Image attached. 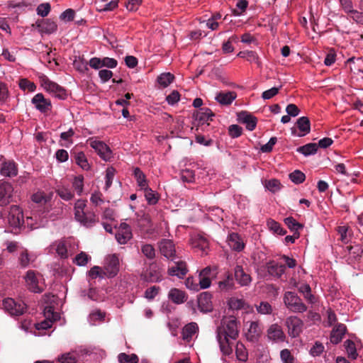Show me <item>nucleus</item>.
<instances>
[{
  "label": "nucleus",
  "mask_w": 363,
  "mask_h": 363,
  "mask_svg": "<svg viewBox=\"0 0 363 363\" xmlns=\"http://www.w3.org/2000/svg\"><path fill=\"white\" fill-rule=\"evenodd\" d=\"M2 307L11 315H21L26 309V304L23 302H16L13 298H7L3 300Z\"/></svg>",
  "instance_id": "7ed1b4c3"
},
{
  "label": "nucleus",
  "mask_w": 363,
  "mask_h": 363,
  "mask_svg": "<svg viewBox=\"0 0 363 363\" xmlns=\"http://www.w3.org/2000/svg\"><path fill=\"white\" fill-rule=\"evenodd\" d=\"M347 64L350 65L351 71L354 72H363V58L350 57L347 60Z\"/></svg>",
  "instance_id": "7c9ffc66"
},
{
  "label": "nucleus",
  "mask_w": 363,
  "mask_h": 363,
  "mask_svg": "<svg viewBox=\"0 0 363 363\" xmlns=\"http://www.w3.org/2000/svg\"><path fill=\"white\" fill-rule=\"evenodd\" d=\"M235 277L236 281L241 286H247L251 282V277L245 273L241 266L237 265L235 267Z\"/></svg>",
  "instance_id": "b1692460"
},
{
  "label": "nucleus",
  "mask_w": 363,
  "mask_h": 363,
  "mask_svg": "<svg viewBox=\"0 0 363 363\" xmlns=\"http://www.w3.org/2000/svg\"><path fill=\"white\" fill-rule=\"evenodd\" d=\"M192 244L194 247L200 249L202 252H205V250L208 247V242L207 239L201 235H197L194 237Z\"/></svg>",
  "instance_id": "473e14b6"
},
{
  "label": "nucleus",
  "mask_w": 363,
  "mask_h": 363,
  "mask_svg": "<svg viewBox=\"0 0 363 363\" xmlns=\"http://www.w3.org/2000/svg\"><path fill=\"white\" fill-rule=\"evenodd\" d=\"M13 192L11 184L3 182L0 184V207L6 206L11 202Z\"/></svg>",
  "instance_id": "f8f14e48"
},
{
  "label": "nucleus",
  "mask_w": 363,
  "mask_h": 363,
  "mask_svg": "<svg viewBox=\"0 0 363 363\" xmlns=\"http://www.w3.org/2000/svg\"><path fill=\"white\" fill-rule=\"evenodd\" d=\"M217 340L220 345L221 352L225 355H230L233 352L232 345L233 342L230 341V338L225 337L217 336Z\"/></svg>",
  "instance_id": "cd10ccee"
},
{
  "label": "nucleus",
  "mask_w": 363,
  "mask_h": 363,
  "mask_svg": "<svg viewBox=\"0 0 363 363\" xmlns=\"http://www.w3.org/2000/svg\"><path fill=\"white\" fill-rule=\"evenodd\" d=\"M199 330L198 325L194 323H190L186 325L182 330V337L184 340L190 341L193 335Z\"/></svg>",
  "instance_id": "c85d7f7f"
},
{
  "label": "nucleus",
  "mask_w": 363,
  "mask_h": 363,
  "mask_svg": "<svg viewBox=\"0 0 363 363\" xmlns=\"http://www.w3.org/2000/svg\"><path fill=\"white\" fill-rule=\"evenodd\" d=\"M172 261V264L168 268V274L183 279L188 272L186 262L179 259Z\"/></svg>",
  "instance_id": "1a4fd4ad"
},
{
  "label": "nucleus",
  "mask_w": 363,
  "mask_h": 363,
  "mask_svg": "<svg viewBox=\"0 0 363 363\" xmlns=\"http://www.w3.org/2000/svg\"><path fill=\"white\" fill-rule=\"evenodd\" d=\"M162 273L157 265L152 263L144 274V279L148 282H159L162 280Z\"/></svg>",
  "instance_id": "aec40b11"
},
{
  "label": "nucleus",
  "mask_w": 363,
  "mask_h": 363,
  "mask_svg": "<svg viewBox=\"0 0 363 363\" xmlns=\"http://www.w3.org/2000/svg\"><path fill=\"white\" fill-rule=\"evenodd\" d=\"M30 258L28 255L27 250L22 251L18 257V262L21 267L26 268L30 264Z\"/></svg>",
  "instance_id": "052dcab7"
},
{
  "label": "nucleus",
  "mask_w": 363,
  "mask_h": 363,
  "mask_svg": "<svg viewBox=\"0 0 363 363\" xmlns=\"http://www.w3.org/2000/svg\"><path fill=\"white\" fill-rule=\"evenodd\" d=\"M266 269L269 275L280 278L285 273L286 265L270 260L266 263Z\"/></svg>",
  "instance_id": "2eb2a0df"
},
{
  "label": "nucleus",
  "mask_w": 363,
  "mask_h": 363,
  "mask_svg": "<svg viewBox=\"0 0 363 363\" xmlns=\"http://www.w3.org/2000/svg\"><path fill=\"white\" fill-rule=\"evenodd\" d=\"M89 145L104 160L110 161L112 158L113 154L111 150L104 142L90 139Z\"/></svg>",
  "instance_id": "39448f33"
},
{
  "label": "nucleus",
  "mask_w": 363,
  "mask_h": 363,
  "mask_svg": "<svg viewBox=\"0 0 363 363\" xmlns=\"http://www.w3.org/2000/svg\"><path fill=\"white\" fill-rule=\"evenodd\" d=\"M238 122L246 125L248 130H253L257 125V118L247 111L239 112L237 115Z\"/></svg>",
  "instance_id": "f3484780"
},
{
  "label": "nucleus",
  "mask_w": 363,
  "mask_h": 363,
  "mask_svg": "<svg viewBox=\"0 0 363 363\" xmlns=\"http://www.w3.org/2000/svg\"><path fill=\"white\" fill-rule=\"evenodd\" d=\"M280 358L283 363H294V357L289 349H284L280 352Z\"/></svg>",
  "instance_id": "864d4df0"
},
{
  "label": "nucleus",
  "mask_w": 363,
  "mask_h": 363,
  "mask_svg": "<svg viewBox=\"0 0 363 363\" xmlns=\"http://www.w3.org/2000/svg\"><path fill=\"white\" fill-rule=\"evenodd\" d=\"M19 86L21 89L29 91H34L36 89L35 84L27 79H21L19 82Z\"/></svg>",
  "instance_id": "13d9d810"
},
{
  "label": "nucleus",
  "mask_w": 363,
  "mask_h": 363,
  "mask_svg": "<svg viewBox=\"0 0 363 363\" xmlns=\"http://www.w3.org/2000/svg\"><path fill=\"white\" fill-rule=\"evenodd\" d=\"M76 163L84 170H88L90 168V165L88 160L83 152L77 153L74 156Z\"/></svg>",
  "instance_id": "58836bf2"
},
{
  "label": "nucleus",
  "mask_w": 363,
  "mask_h": 363,
  "mask_svg": "<svg viewBox=\"0 0 363 363\" xmlns=\"http://www.w3.org/2000/svg\"><path fill=\"white\" fill-rule=\"evenodd\" d=\"M43 86L48 91L54 94V96L60 99H65L67 98L66 90L57 84L45 77L43 80Z\"/></svg>",
  "instance_id": "0eeeda50"
},
{
  "label": "nucleus",
  "mask_w": 363,
  "mask_h": 363,
  "mask_svg": "<svg viewBox=\"0 0 363 363\" xmlns=\"http://www.w3.org/2000/svg\"><path fill=\"white\" fill-rule=\"evenodd\" d=\"M57 194L65 201H70L74 198V193L67 186H60L56 189Z\"/></svg>",
  "instance_id": "72a5a7b5"
},
{
  "label": "nucleus",
  "mask_w": 363,
  "mask_h": 363,
  "mask_svg": "<svg viewBox=\"0 0 363 363\" xmlns=\"http://www.w3.org/2000/svg\"><path fill=\"white\" fill-rule=\"evenodd\" d=\"M257 311L259 313L263 315H269L272 313L271 304L267 301H262L259 305H256Z\"/></svg>",
  "instance_id": "49530a36"
},
{
  "label": "nucleus",
  "mask_w": 363,
  "mask_h": 363,
  "mask_svg": "<svg viewBox=\"0 0 363 363\" xmlns=\"http://www.w3.org/2000/svg\"><path fill=\"white\" fill-rule=\"evenodd\" d=\"M290 179L295 184H301L306 179L305 174L300 170H295L289 174Z\"/></svg>",
  "instance_id": "09e8293b"
},
{
  "label": "nucleus",
  "mask_w": 363,
  "mask_h": 363,
  "mask_svg": "<svg viewBox=\"0 0 363 363\" xmlns=\"http://www.w3.org/2000/svg\"><path fill=\"white\" fill-rule=\"evenodd\" d=\"M346 330V326L344 324L337 325L331 332L330 342L335 345L341 342Z\"/></svg>",
  "instance_id": "a878e982"
},
{
  "label": "nucleus",
  "mask_w": 363,
  "mask_h": 363,
  "mask_svg": "<svg viewBox=\"0 0 363 363\" xmlns=\"http://www.w3.org/2000/svg\"><path fill=\"white\" fill-rule=\"evenodd\" d=\"M51 10V6L49 3H42L39 4L36 9L37 14L42 16H47Z\"/></svg>",
  "instance_id": "6e6d98bb"
},
{
  "label": "nucleus",
  "mask_w": 363,
  "mask_h": 363,
  "mask_svg": "<svg viewBox=\"0 0 363 363\" xmlns=\"http://www.w3.org/2000/svg\"><path fill=\"white\" fill-rule=\"evenodd\" d=\"M32 26H36L39 32L45 34L53 33L57 29L56 22L50 18L39 19Z\"/></svg>",
  "instance_id": "9b49d317"
},
{
  "label": "nucleus",
  "mask_w": 363,
  "mask_h": 363,
  "mask_svg": "<svg viewBox=\"0 0 363 363\" xmlns=\"http://www.w3.org/2000/svg\"><path fill=\"white\" fill-rule=\"evenodd\" d=\"M118 360L119 363H138L139 358L135 354H127L122 352L118 355Z\"/></svg>",
  "instance_id": "4c0bfd02"
},
{
  "label": "nucleus",
  "mask_w": 363,
  "mask_h": 363,
  "mask_svg": "<svg viewBox=\"0 0 363 363\" xmlns=\"http://www.w3.org/2000/svg\"><path fill=\"white\" fill-rule=\"evenodd\" d=\"M228 134L231 138H237L242 134V128L238 125H230L228 127Z\"/></svg>",
  "instance_id": "4d7b16f0"
},
{
  "label": "nucleus",
  "mask_w": 363,
  "mask_h": 363,
  "mask_svg": "<svg viewBox=\"0 0 363 363\" xmlns=\"http://www.w3.org/2000/svg\"><path fill=\"white\" fill-rule=\"evenodd\" d=\"M281 86L280 87H272L268 90L264 91L262 94V97L264 100L270 99L276 96Z\"/></svg>",
  "instance_id": "338daca9"
},
{
  "label": "nucleus",
  "mask_w": 363,
  "mask_h": 363,
  "mask_svg": "<svg viewBox=\"0 0 363 363\" xmlns=\"http://www.w3.org/2000/svg\"><path fill=\"white\" fill-rule=\"evenodd\" d=\"M296 125L300 131L298 134V137L305 136L311 131V122L309 118L306 116L299 118Z\"/></svg>",
  "instance_id": "393cba45"
},
{
  "label": "nucleus",
  "mask_w": 363,
  "mask_h": 363,
  "mask_svg": "<svg viewBox=\"0 0 363 363\" xmlns=\"http://www.w3.org/2000/svg\"><path fill=\"white\" fill-rule=\"evenodd\" d=\"M228 242L230 248L238 252L241 251L245 247V244L241 237L235 233H233L229 235L228 238Z\"/></svg>",
  "instance_id": "5701e85b"
},
{
  "label": "nucleus",
  "mask_w": 363,
  "mask_h": 363,
  "mask_svg": "<svg viewBox=\"0 0 363 363\" xmlns=\"http://www.w3.org/2000/svg\"><path fill=\"white\" fill-rule=\"evenodd\" d=\"M159 291V286H151L145 291V297L149 300H152L157 295Z\"/></svg>",
  "instance_id": "774afa93"
},
{
  "label": "nucleus",
  "mask_w": 363,
  "mask_h": 363,
  "mask_svg": "<svg viewBox=\"0 0 363 363\" xmlns=\"http://www.w3.org/2000/svg\"><path fill=\"white\" fill-rule=\"evenodd\" d=\"M145 191V197L150 205H154L157 203L159 196L155 191H152L148 186L143 189Z\"/></svg>",
  "instance_id": "ea45409f"
},
{
  "label": "nucleus",
  "mask_w": 363,
  "mask_h": 363,
  "mask_svg": "<svg viewBox=\"0 0 363 363\" xmlns=\"http://www.w3.org/2000/svg\"><path fill=\"white\" fill-rule=\"evenodd\" d=\"M104 271L108 277H114L119 271V258L116 254L108 256L105 260Z\"/></svg>",
  "instance_id": "423d86ee"
},
{
  "label": "nucleus",
  "mask_w": 363,
  "mask_h": 363,
  "mask_svg": "<svg viewBox=\"0 0 363 363\" xmlns=\"http://www.w3.org/2000/svg\"><path fill=\"white\" fill-rule=\"evenodd\" d=\"M296 150L305 156L314 155L318 151V145L313 143H308L305 145L298 147Z\"/></svg>",
  "instance_id": "2f4dec72"
},
{
  "label": "nucleus",
  "mask_w": 363,
  "mask_h": 363,
  "mask_svg": "<svg viewBox=\"0 0 363 363\" xmlns=\"http://www.w3.org/2000/svg\"><path fill=\"white\" fill-rule=\"evenodd\" d=\"M217 336L225 337L235 340L238 337V321L234 316L224 317L216 330Z\"/></svg>",
  "instance_id": "f257e3e1"
},
{
  "label": "nucleus",
  "mask_w": 363,
  "mask_h": 363,
  "mask_svg": "<svg viewBox=\"0 0 363 363\" xmlns=\"http://www.w3.org/2000/svg\"><path fill=\"white\" fill-rule=\"evenodd\" d=\"M89 276L91 279H94L97 277L104 278V276H106V274L101 267L94 266L89 271Z\"/></svg>",
  "instance_id": "603ef678"
},
{
  "label": "nucleus",
  "mask_w": 363,
  "mask_h": 363,
  "mask_svg": "<svg viewBox=\"0 0 363 363\" xmlns=\"http://www.w3.org/2000/svg\"><path fill=\"white\" fill-rule=\"evenodd\" d=\"M74 132L72 128H69V130L66 132H63L60 134L61 140H64V143H61V146H64L65 147H69L73 143L72 137L74 135Z\"/></svg>",
  "instance_id": "a19ab883"
},
{
  "label": "nucleus",
  "mask_w": 363,
  "mask_h": 363,
  "mask_svg": "<svg viewBox=\"0 0 363 363\" xmlns=\"http://www.w3.org/2000/svg\"><path fill=\"white\" fill-rule=\"evenodd\" d=\"M228 305L233 310H239L244 307L245 301L242 299L231 298L228 301Z\"/></svg>",
  "instance_id": "e2e57ef3"
},
{
  "label": "nucleus",
  "mask_w": 363,
  "mask_h": 363,
  "mask_svg": "<svg viewBox=\"0 0 363 363\" xmlns=\"http://www.w3.org/2000/svg\"><path fill=\"white\" fill-rule=\"evenodd\" d=\"M91 257L85 252H82L75 257V263L79 266H84L87 264Z\"/></svg>",
  "instance_id": "bf43d9fd"
},
{
  "label": "nucleus",
  "mask_w": 363,
  "mask_h": 363,
  "mask_svg": "<svg viewBox=\"0 0 363 363\" xmlns=\"http://www.w3.org/2000/svg\"><path fill=\"white\" fill-rule=\"evenodd\" d=\"M58 361L60 363H77V359L70 352L65 353L58 357Z\"/></svg>",
  "instance_id": "69168bd1"
},
{
  "label": "nucleus",
  "mask_w": 363,
  "mask_h": 363,
  "mask_svg": "<svg viewBox=\"0 0 363 363\" xmlns=\"http://www.w3.org/2000/svg\"><path fill=\"white\" fill-rule=\"evenodd\" d=\"M344 345L345 347L349 358L355 359L357 357V352L354 342L350 340H347L345 342Z\"/></svg>",
  "instance_id": "37998d69"
},
{
  "label": "nucleus",
  "mask_w": 363,
  "mask_h": 363,
  "mask_svg": "<svg viewBox=\"0 0 363 363\" xmlns=\"http://www.w3.org/2000/svg\"><path fill=\"white\" fill-rule=\"evenodd\" d=\"M211 299L212 295L209 292H203L199 295L198 306L201 312L206 313L213 311V306Z\"/></svg>",
  "instance_id": "4468645a"
},
{
  "label": "nucleus",
  "mask_w": 363,
  "mask_h": 363,
  "mask_svg": "<svg viewBox=\"0 0 363 363\" xmlns=\"http://www.w3.org/2000/svg\"><path fill=\"white\" fill-rule=\"evenodd\" d=\"M262 333L261 327L257 321H252L250 323L247 333H246V338L250 342H255L258 340Z\"/></svg>",
  "instance_id": "4be33fe9"
},
{
  "label": "nucleus",
  "mask_w": 363,
  "mask_h": 363,
  "mask_svg": "<svg viewBox=\"0 0 363 363\" xmlns=\"http://www.w3.org/2000/svg\"><path fill=\"white\" fill-rule=\"evenodd\" d=\"M237 94L235 91L219 92L216 100L222 105H230L236 99Z\"/></svg>",
  "instance_id": "bb28decb"
},
{
  "label": "nucleus",
  "mask_w": 363,
  "mask_h": 363,
  "mask_svg": "<svg viewBox=\"0 0 363 363\" xmlns=\"http://www.w3.org/2000/svg\"><path fill=\"white\" fill-rule=\"evenodd\" d=\"M133 172H134V177L137 181L138 186L140 187V189H143L144 188H146L147 186V180L145 178V175L140 170V169L138 167H136L134 169Z\"/></svg>",
  "instance_id": "e433bc0d"
},
{
  "label": "nucleus",
  "mask_w": 363,
  "mask_h": 363,
  "mask_svg": "<svg viewBox=\"0 0 363 363\" xmlns=\"http://www.w3.org/2000/svg\"><path fill=\"white\" fill-rule=\"evenodd\" d=\"M194 116L201 123L203 124L207 123V124L209 125L208 121H213V118L215 116V114L208 108H201L196 111L194 113Z\"/></svg>",
  "instance_id": "412c9836"
},
{
  "label": "nucleus",
  "mask_w": 363,
  "mask_h": 363,
  "mask_svg": "<svg viewBox=\"0 0 363 363\" xmlns=\"http://www.w3.org/2000/svg\"><path fill=\"white\" fill-rule=\"evenodd\" d=\"M267 337L274 342H284L286 335L280 325L277 323L272 324L267 330Z\"/></svg>",
  "instance_id": "dca6fc26"
},
{
  "label": "nucleus",
  "mask_w": 363,
  "mask_h": 363,
  "mask_svg": "<svg viewBox=\"0 0 363 363\" xmlns=\"http://www.w3.org/2000/svg\"><path fill=\"white\" fill-rule=\"evenodd\" d=\"M284 223L293 233H299V230L303 228V225L297 222L293 217L286 218Z\"/></svg>",
  "instance_id": "f704fd0d"
},
{
  "label": "nucleus",
  "mask_w": 363,
  "mask_h": 363,
  "mask_svg": "<svg viewBox=\"0 0 363 363\" xmlns=\"http://www.w3.org/2000/svg\"><path fill=\"white\" fill-rule=\"evenodd\" d=\"M53 247H55V250L57 255L60 256L61 258H67L68 257L67 255V246L64 241H57L54 245Z\"/></svg>",
  "instance_id": "c03bdc74"
},
{
  "label": "nucleus",
  "mask_w": 363,
  "mask_h": 363,
  "mask_svg": "<svg viewBox=\"0 0 363 363\" xmlns=\"http://www.w3.org/2000/svg\"><path fill=\"white\" fill-rule=\"evenodd\" d=\"M31 103L38 111L43 113H48L52 109L50 100L45 99L41 93L35 94L31 99Z\"/></svg>",
  "instance_id": "9d476101"
},
{
  "label": "nucleus",
  "mask_w": 363,
  "mask_h": 363,
  "mask_svg": "<svg viewBox=\"0 0 363 363\" xmlns=\"http://www.w3.org/2000/svg\"><path fill=\"white\" fill-rule=\"evenodd\" d=\"M160 253L171 260L177 259L175 255V248L173 242L170 240L164 239L159 245Z\"/></svg>",
  "instance_id": "ddd939ff"
},
{
  "label": "nucleus",
  "mask_w": 363,
  "mask_h": 363,
  "mask_svg": "<svg viewBox=\"0 0 363 363\" xmlns=\"http://www.w3.org/2000/svg\"><path fill=\"white\" fill-rule=\"evenodd\" d=\"M0 174L4 177H15L18 174V167L13 160H4L0 168Z\"/></svg>",
  "instance_id": "a211bd4d"
},
{
  "label": "nucleus",
  "mask_w": 363,
  "mask_h": 363,
  "mask_svg": "<svg viewBox=\"0 0 363 363\" xmlns=\"http://www.w3.org/2000/svg\"><path fill=\"white\" fill-rule=\"evenodd\" d=\"M168 297L174 303L180 304L186 301L185 293L178 289H172L168 294Z\"/></svg>",
  "instance_id": "c756f323"
},
{
  "label": "nucleus",
  "mask_w": 363,
  "mask_h": 363,
  "mask_svg": "<svg viewBox=\"0 0 363 363\" xmlns=\"http://www.w3.org/2000/svg\"><path fill=\"white\" fill-rule=\"evenodd\" d=\"M234 281L231 276L228 275V277L223 280L219 281V288L223 291H229L233 289Z\"/></svg>",
  "instance_id": "8fccbe9b"
},
{
  "label": "nucleus",
  "mask_w": 363,
  "mask_h": 363,
  "mask_svg": "<svg viewBox=\"0 0 363 363\" xmlns=\"http://www.w3.org/2000/svg\"><path fill=\"white\" fill-rule=\"evenodd\" d=\"M8 222L9 225L14 228H19L23 223V215L22 210L16 205L10 207L8 215Z\"/></svg>",
  "instance_id": "6e6552de"
},
{
  "label": "nucleus",
  "mask_w": 363,
  "mask_h": 363,
  "mask_svg": "<svg viewBox=\"0 0 363 363\" xmlns=\"http://www.w3.org/2000/svg\"><path fill=\"white\" fill-rule=\"evenodd\" d=\"M267 226L270 230L277 234L284 235L286 233V230L281 226L280 223L272 219H270L267 221Z\"/></svg>",
  "instance_id": "79ce46f5"
},
{
  "label": "nucleus",
  "mask_w": 363,
  "mask_h": 363,
  "mask_svg": "<svg viewBox=\"0 0 363 363\" xmlns=\"http://www.w3.org/2000/svg\"><path fill=\"white\" fill-rule=\"evenodd\" d=\"M25 279L30 291L34 293L42 292L43 289L38 285V279L34 271L28 270L26 274Z\"/></svg>",
  "instance_id": "6ab92c4d"
},
{
  "label": "nucleus",
  "mask_w": 363,
  "mask_h": 363,
  "mask_svg": "<svg viewBox=\"0 0 363 363\" xmlns=\"http://www.w3.org/2000/svg\"><path fill=\"white\" fill-rule=\"evenodd\" d=\"M132 238L131 231L118 232L116 238L120 244H125Z\"/></svg>",
  "instance_id": "3c124183"
},
{
  "label": "nucleus",
  "mask_w": 363,
  "mask_h": 363,
  "mask_svg": "<svg viewBox=\"0 0 363 363\" xmlns=\"http://www.w3.org/2000/svg\"><path fill=\"white\" fill-rule=\"evenodd\" d=\"M284 302L288 309L294 313H303L307 310V306L301 298L292 291H287L284 294Z\"/></svg>",
  "instance_id": "f03ea898"
},
{
  "label": "nucleus",
  "mask_w": 363,
  "mask_h": 363,
  "mask_svg": "<svg viewBox=\"0 0 363 363\" xmlns=\"http://www.w3.org/2000/svg\"><path fill=\"white\" fill-rule=\"evenodd\" d=\"M142 253L149 259H152L155 257V250L150 244H145L141 247Z\"/></svg>",
  "instance_id": "de8ad7c7"
},
{
  "label": "nucleus",
  "mask_w": 363,
  "mask_h": 363,
  "mask_svg": "<svg viewBox=\"0 0 363 363\" xmlns=\"http://www.w3.org/2000/svg\"><path fill=\"white\" fill-rule=\"evenodd\" d=\"M114 175L115 169L113 167H108L106 171V190L111 186Z\"/></svg>",
  "instance_id": "0e129e2a"
},
{
  "label": "nucleus",
  "mask_w": 363,
  "mask_h": 363,
  "mask_svg": "<svg viewBox=\"0 0 363 363\" xmlns=\"http://www.w3.org/2000/svg\"><path fill=\"white\" fill-rule=\"evenodd\" d=\"M174 76L170 72H165L158 76L157 82L162 87L168 86L174 80Z\"/></svg>",
  "instance_id": "c9c22d12"
},
{
  "label": "nucleus",
  "mask_w": 363,
  "mask_h": 363,
  "mask_svg": "<svg viewBox=\"0 0 363 363\" xmlns=\"http://www.w3.org/2000/svg\"><path fill=\"white\" fill-rule=\"evenodd\" d=\"M44 315L45 319L52 320L53 321H56L60 318L59 314L54 312L52 306H47L45 308Z\"/></svg>",
  "instance_id": "680f3d73"
},
{
  "label": "nucleus",
  "mask_w": 363,
  "mask_h": 363,
  "mask_svg": "<svg viewBox=\"0 0 363 363\" xmlns=\"http://www.w3.org/2000/svg\"><path fill=\"white\" fill-rule=\"evenodd\" d=\"M72 187L79 196L82 194L84 188V177L82 175H79L74 178Z\"/></svg>",
  "instance_id": "a18cd8bd"
},
{
  "label": "nucleus",
  "mask_w": 363,
  "mask_h": 363,
  "mask_svg": "<svg viewBox=\"0 0 363 363\" xmlns=\"http://www.w3.org/2000/svg\"><path fill=\"white\" fill-rule=\"evenodd\" d=\"M285 325L288 328L289 335L296 337L303 330V322L296 316H290L286 318Z\"/></svg>",
  "instance_id": "20e7f679"
},
{
  "label": "nucleus",
  "mask_w": 363,
  "mask_h": 363,
  "mask_svg": "<svg viewBox=\"0 0 363 363\" xmlns=\"http://www.w3.org/2000/svg\"><path fill=\"white\" fill-rule=\"evenodd\" d=\"M281 183L278 179H270L266 182L265 187L272 192H277L281 188Z\"/></svg>",
  "instance_id": "5fc2aeb1"
}]
</instances>
